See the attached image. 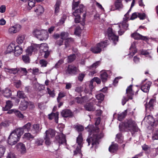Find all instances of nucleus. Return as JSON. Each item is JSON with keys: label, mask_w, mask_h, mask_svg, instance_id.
Here are the masks:
<instances>
[{"label": "nucleus", "mask_w": 158, "mask_h": 158, "mask_svg": "<svg viewBox=\"0 0 158 158\" xmlns=\"http://www.w3.org/2000/svg\"><path fill=\"white\" fill-rule=\"evenodd\" d=\"M123 138L121 133L118 134L116 135V140L118 143H122L123 141Z\"/></svg>", "instance_id": "43"}, {"label": "nucleus", "mask_w": 158, "mask_h": 158, "mask_svg": "<svg viewBox=\"0 0 158 158\" xmlns=\"http://www.w3.org/2000/svg\"><path fill=\"white\" fill-rule=\"evenodd\" d=\"M6 47L7 49H23V48H21L19 45H17L16 46L13 43H11L8 45H6Z\"/></svg>", "instance_id": "25"}, {"label": "nucleus", "mask_w": 158, "mask_h": 158, "mask_svg": "<svg viewBox=\"0 0 158 158\" xmlns=\"http://www.w3.org/2000/svg\"><path fill=\"white\" fill-rule=\"evenodd\" d=\"M4 70L6 72H8L14 74H16L18 72L17 69L16 68L10 69L5 68H4Z\"/></svg>", "instance_id": "35"}, {"label": "nucleus", "mask_w": 158, "mask_h": 158, "mask_svg": "<svg viewBox=\"0 0 158 158\" xmlns=\"http://www.w3.org/2000/svg\"><path fill=\"white\" fill-rule=\"evenodd\" d=\"M145 119H146L147 122L152 126L157 125L156 120L155 121L152 116L148 115L145 117Z\"/></svg>", "instance_id": "17"}, {"label": "nucleus", "mask_w": 158, "mask_h": 158, "mask_svg": "<svg viewBox=\"0 0 158 158\" xmlns=\"http://www.w3.org/2000/svg\"><path fill=\"white\" fill-rule=\"evenodd\" d=\"M49 48L48 45L46 43H43L40 45L39 49H47Z\"/></svg>", "instance_id": "46"}, {"label": "nucleus", "mask_w": 158, "mask_h": 158, "mask_svg": "<svg viewBox=\"0 0 158 158\" xmlns=\"http://www.w3.org/2000/svg\"><path fill=\"white\" fill-rule=\"evenodd\" d=\"M126 19H123V21L119 25H115L113 27V29L109 28L107 31V35L109 40H112L115 45L118 41V36L115 35V32L118 31V34L121 35L127 30L128 24L127 23Z\"/></svg>", "instance_id": "1"}, {"label": "nucleus", "mask_w": 158, "mask_h": 158, "mask_svg": "<svg viewBox=\"0 0 158 158\" xmlns=\"http://www.w3.org/2000/svg\"><path fill=\"white\" fill-rule=\"evenodd\" d=\"M155 102V99H151L150 100L148 104L147 105H145L146 109L147 110L148 108H149L150 110L152 109L153 106V104Z\"/></svg>", "instance_id": "36"}, {"label": "nucleus", "mask_w": 158, "mask_h": 158, "mask_svg": "<svg viewBox=\"0 0 158 158\" xmlns=\"http://www.w3.org/2000/svg\"><path fill=\"white\" fill-rule=\"evenodd\" d=\"M92 82H95L98 84H99L101 82V80L98 77H94L91 80Z\"/></svg>", "instance_id": "60"}, {"label": "nucleus", "mask_w": 158, "mask_h": 158, "mask_svg": "<svg viewBox=\"0 0 158 158\" xmlns=\"http://www.w3.org/2000/svg\"><path fill=\"white\" fill-rule=\"evenodd\" d=\"M25 38V36L24 35H20L18 36L16 41L18 44H20L23 43Z\"/></svg>", "instance_id": "34"}, {"label": "nucleus", "mask_w": 158, "mask_h": 158, "mask_svg": "<svg viewBox=\"0 0 158 158\" xmlns=\"http://www.w3.org/2000/svg\"><path fill=\"white\" fill-rule=\"evenodd\" d=\"M56 141L59 144V145L65 143L66 142L65 136L61 133L58 136L56 137Z\"/></svg>", "instance_id": "12"}, {"label": "nucleus", "mask_w": 158, "mask_h": 158, "mask_svg": "<svg viewBox=\"0 0 158 158\" xmlns=\"http://www.w3.org/2000/svg\"><path fill=\"white\" fill-rule=\"evenodd\" d=\"M132 85H130L126 89V94H127V97L126 96H123L122 100V103L123 105H124L127 102L129 99H132L133 96L134 95L132 89Z\"/></svg>", "instance_id": "4"}, {"label": "nucleus", "mask_w": 158, "mask_h": 158, "mask_svg": "<svg viewBox=\"0 0 158 158\" xmlns=\"http://www.w3.org/2000/svg\"><path fill=\"white\" fill-rule=\"evenodd\" d=\"M44 29H41L39 28L35 29L33 31V35L37 39L41 33V32L43 31Z\"/></svg>", "instance_id": "28"}, {"label": "nucleus", "mask_w": 158, "mask_h": 158, "mask_svg": "<svg viewBox=\"0 0 158 158\" xmlns=\"http://www.w3.org/2000/svg\"><path fill=\"white\" fill-rule=\"evenodd\" d=\"M152 139L153 140L158 139V129L156 130L153 134Z\"/></svg>", "instance_id": "50"}, {"label": "nucleus", "mask_w": 158, "mask_h": 158, "mask_svg": "<svg viewBox=\"0 0 158 158\" xmlns=\"http://www.w3.org/2000/svg\"><path fill=\"white\" fill-rule=\"evenodd\" d=\"M9 126L8 123L6 122H2L0 123V129L2 128L3 127H7Z\"/></svg>", "instance_id": "62"}, {"label": "nucleus", "mask_w": 158, "mask_h": 158, "mask_svg": "<svg viewBox=\"0 0 158 158\" xmlns=\"http://www.w3.org/2000/svg\"><path fill=\"white\" fill-rule=\"evenodd\" d=\"M69 36V34L67 32H62L60 33V39L63 40H66Z\"/></svg>", "instance_id": "38"}, {"label": "nucleus", "mask_w": 158, "mask_h": 158, "mask_svg": "<svg viewBox=\"0 0 158 158\" xmlns=\"http://www.w3.org/2000/svg\"><path fill=\"white\" fill-rule=\"evenodd\" d=\"M83 139L81 134H79L77 139V144L74 145V147L76 148V149L74 151V155H76L81 153V149L82 145Z\"/></svg>", "instance_id": "5"}, {"label": "nucleus", "mask_w": 158, "mask_h": 158, "mask_svg": "<svg viewBox=\"0 0 158 158\" xmlns=\"http://www.w3.org/2000/svg\"><path fill=\"white\" fill-rule=\"evenodd\" d=\"M59 113L58 112H56L55 113H52L48 115V118L49 119L52 120L54 119L55 122L58 123Z\"/></svg>", "instance_id": "20"}, {"label": "nucleus", "mask_w": 158, "mask_h": 158, "mask_svg": "<svg viewBox=\"0 0 158 158\" xmlns=\"http://www.w3.org/2000/svg\"><path fill=\"white\" fill-rule=\"evenodd\" d=\"M24 132V130L23 128H20L16 129L14 131H13V132L15 133L18 136V137L20 139L21 135H22Z\"/></svg>", "instance_id": "27"}, {"label": "nucleus", "mask_w": 158, "mask_h": 158, "mask_svg": "<svg viewBox=\"0 0 158 158\" xmlns=\"http://www.w3.org/2000/svg\"><path fill=\"white\" fill-rule=\"evenodd\" d=\"M75 128L78 132H81L83 130V127L81 125H77L75 126Z\"/></svg>", "instance_id": "63"}, {"label": "nucleus", "mask_w": 158, "mask_h": 158, "mask_svg": "<svg viewBox=\"0 0 158 158\" xmlns=\"http://www.w3.org/2000/svg\"><path fill=\"white\" fill-rule=\"evenodd\" d=\"M17 97L20 98L24 99L26 98V95L22 91H18L17 92Z\"/></svg>", "instance_id": "39"}, {"label": "nucleus", "mask_w": 158, "mask_h": 158, "mask_svg": "<svg viewBox=\"0 0 158 158\" xmlns=\"http://www.w3.org/2000/svg\"><path fill=\"white\" fill-rule=\"evenodd\" d=\"M39 63L41 65V67H46L48 64L47 61L44 59L40 60L39 62Z\"/></svg>", "instance_id": "48"}, {"label": "nucleus", "mask_w": 158, "mask_h": 158, "mask_svg": "<svg viewBox=\"0 0 158 158\" xmlns=\"http://www.w3.org/2000/svg\"><path fill=\"white\" fill-rule=\"evenodd\" d=\"M27 1L28 5L30 7L32 8L35 6V3L34 0H28Z\"/></svg>", "instance_id": "59"}, {"label": "nucleus", "mask_w": 158, "mask_h": 158, "mask_svg": "<svg viewBox=\"0 0 158 158\" xmlns=\"http://www.w3.org/2000/svg\"><path fill=\"white\" fill-rule=\"evenodd\" d=\"M118 149V145L117 144H114L111 145L109 148V152L111 153H114Z\"/></svg>", "instance_id": "31"}, {"label": "nucleus", "mask_w": 158, "mask_h": 158, "mask_svg": "<svg viewBox=\"0 0 158 158\" xmlns=\"http://www.w3.org/2000/svg\"><path fill=\"white\" fill-rule=\"evenodd\" d=\"M63 40L61 39L57 40L55 43L56 45L59 47L63 45Z\"/></svg>", "instance_id": "54"}, {"label": "nucleus", "mask_w": 158, "mask_h": 158, "mask_svg": "<svg viewBox=\"0 0 158 158\" xmlns=\"http://www.w3.org/2000/svg\"><path fill=\"white\" fill-rule=\"evenodd\" d=\"M14 114L19 118H23L24 117L23 115L19 111L15 109V110Z\"/></svg>", "instance_id": "49"}, {"label": "nucleus", "mask_w": 158, "mask_h": 158, "mask_svg": "<svg viewBox=\"0 0 158 158\" xmlns=\"http://www.w3.org/2000/svg\"><path fill=\"white\" fill-rule=\"evenodd\" d=\"M28 106V102L23 99L22 100L19 106V109L22 110L26 109Z\"/></svg>", "instance_id": "24"}, {"label": "nucleus", "mask_w": 158, "mask_h": 158, "mask_svg": "<svg viewBox=\"0 0 158 158\" xmlns=\"http://www.w3.org/2000/svg\"><path fill=\"white\" fill-rule=\"evenodd\" d=\"M132 37L136 40H142L145 41L149 40V38L147 36H144L136 32L133 33L131 35Z\"/></svg>", "instance_id": "9"}, {"label": "nucleus", "mask_w": 158, "mask_h": 158, "mask_svg": "<svg viewBox=\"0 0 158 158\" xmlns=\"http://www.w3.org/2000/svg\"><path fill=\"white\" fill-rule=\"evenodd\" d=\"M100 64V62L99 61H97L94 63L92 65L89 67V69L94 70Z\"/></svg>", "instance_id": "41"}, {"label": "nucleus", "mask_w": 158, "mask_h": 158, "mask_svg": "<svg viewBox=\"0 0 158 158\" xmlns=\"http://www.w3.org/2000/svg\"><path fill=\"white\" fill-rule=\"evenodd\" d=\"M93 99H89V98L87 95L82 97H77L75 98V100L78 103L82 104L87 102L89 101V102H91Z\"/></svg>", "instance_id": "10"}, {"label": "nucleus", "mask_w": 158, "mask_h": 158, "mask_svg": "<svg viewBox=\"0 0 158 158\" xmlns=\"http://www.w3.org/2000/svg\"><path fill=\"white\" fill-rule=\"evenodd\" d=\"M6 158H17V157L14 154L10 152L8 154Z\"/></svg>", "instance_id": "64"}, {"label": "nucleus", "mask_w": 158, "mask_h": 158, "mask_svg": "<svg viewBox=\"0 0 158 158\" xmlns=\"http://www.w3.org/2000/svg\"><path fill=\"white\" fill-rule=\"evenodd\" d=\"M5 142L4 139H2L0 141V158L3 156L6 150L5 148L3 143Z\"/></svg>", "instance_id": "23"}, {"label": "nucleus", "mask_w": 158, "mask_h": 158, "mask_svg": "<svg viewBox=\"0 0 158 158\" xmlns=\"http://www.w3.org/2000/svg\"><path fill=\"white\" fill-rule=\"evenodd\" d=\"M108 77V76L106 72L105 71L101 72L100 78L103 83H105L107 81Z\"/></svg>", "instance_id": "22"}, {"label": "nucleus", "mask_w": 158, "mask_h": 158, "mask_svg": "<svg viewBox=\"0 0 158 158\" xmlns=\"http://www.w3.org/2000/svg\"><path fill=\"white\" fill-rule=\"evenodd\" d=\"M91 99H93L91 100V102H90V103H87L84 106V107L85 109L89 111H93L95 109L93 104L96 103L95 100V99L93 98H91Z\"/></svg>", "instance_id": "13"}, {"label": "nucleus", "mask_w": 158, "mask_h": 158, "mask_svg": "<svg viewBox=\"0 0 158 158\" xmlns=\"http://www.w3.org/2000/svg\"><path fill=\"white\" fill-rule=\"evenodd\" d=\"M44 141L42 139H38L35 141V143L37 146L42 145L43 144Z\"/></svg>", "instance_id": "47"}, {"label": "nucleus", "mask_w": 158, "mask_h": 158, "mask_svg": "<svg viewBox=\"0 0 158 158\" xmlns=\"http://www.w3.org/2000/svg\"><path fill=\"white\" fill-rule=\"evenodd\" d=\"M127 110H125L121 114H118V119L120 121L122 120L125 118L127 114Z\"/></svg>", "instance_id": "40"}, {"label": "nucleus", "mask_w": 158, "mask_h": 158, "mask_svg": "<svg viewBox=\"0 0 158 158\" xmlns=\"http://www.w3.org/2000/svg\"><path fill=\"white\" fill-rule=\"evenodd\" d=\"M41 129V128H40L39 124H35L33 126V129L31 130L33 134H36L40 131Z\"/></svg>", "instance_id": "26"}, {"label": "nucleus", "mask_w": 158, "mask_h": 158, "mask_svg": "<svg viewBox=\"0 0 158 158\" xmlns=\"http://www.w3.org/2000/svg\"><path fill=\"white\" fill-rule=\"evenodd\" d=\"M40 45L33 44H31V46L28 47L27 49H36L39 48Z\"/></svg>", "instance_id": "44"}, {"label": "nucleus", "mask_w": 158, "mask_h": 158, "mask_svg": "<svg viewBox=\"0 0 158 158\" xmlns=\"http://www.w3.org/2000/svg\"><path fill=\"white\" fill-rule=\"evenodd\" d=\"M13 106V104L10 101H8L6 102V105L5 106L4 110H7L11 108Z\"/></svg>", "instance_id": "42"}, {"label": "nucleus", "mask_w": 158, "mask_h": 158, "mask_svg": "<svg viewBox=\"0 0 158 158\" xmlns=\"http://www.w3.org/2000/svg\"><path fill=\"white\" fill-rule=\"evenodd\" d=\"M121 131H130L132 134L134 132L138 131L139 129L135 122L131 119L127 120L124 123H121L119 125Z\"/></svg>", "instance_id": "3"}, {"label": "nucleus", "mask_w": 158, "mask_h": 158, "mask_svg": "<svg viewBox=\"0 0 158 158\" xmlns=\"http://www.w3.org/2000/svg\"><path fill=\"white\" fill-rule=\"evenodd\" d=\"M19 139L17 135L12 132L8 137L7 143L10 145H14L17 143Z\"/></svg>", "instance_id": "7"}, {"label": "nucleus", "mask_w": 158, "mask_h": 158, "mask_svg": "<svg viewBox=\"0 0 158 158\" xmlns=\"http://www.w3.org/2000/svg\"><path fill=\"white\" fill-rule=\"evenodd\" d=\"M23 60L24 62L26 63H29L30 62L29 57L27 55L23 56Z\"/></svg>", "instance_id": "56"}, {"label": "nucleus", "mask_w": 158, "mask_h": 158, "mask_svg": "<svg viewBox=\"0 0 158 158\" xmlns=\"http://www.w3.org/2000/svg\"><path fill=\"white\" fill-rule=\"evenodd\" d=\"M107 41L101 42L97 44L95 48L94 49L91 48V49H102L107 46Z\"/></svg>", "instance_id": "18"}, {"label": "nucleus", "mask_w": 158, "mask_h": 158, "mask_svg": "<svg viewBox=\"0 0 158 158\" xmlns=\"http://www.w3.org/2000/svg\"><path fill=\"white\" fill-rule=\"evenodd\" d=\"M61 115L64 117H70L72 115L71 111L69 110H63L61 113Z\"/></svg>", "instance_id": "30"}, {"label": "nucleus", "mask_w": 158, "mask_h": 158, "mask_svg": "<svg viewBox=\"0 0 158 158\" xmlns=\"http://www.w3.org/2000/svg\"><path fill=\"white\" fill-rule=\"evenodd\" d=\"M138 15L139 13L134 12L133 13L130 18V19L134 20L137 17H138Z\"/></svg>", "instance_id": "61"}, {"label": "nucleus", "mask_w": 158, "mask_h": 158, "mask_svg": "<svg viewBox=\"0 0 158 158\" xmlns=\"http://www.w3.org/2000/svg\"><path fill=\"white\" fill-rule=\"evenodd\" d=\"M151 84V82L149 81H148L145 83V82L143 83L141 86V90L144 92H148L149 91Z\"/></svg>", "instance_id": "14"}, {"label": "nucleus", "mask_w": 158, "mask_h": 158, "mask_svg": "<svg viewBox=\"0 0 158 158\" xmlns=\"http://www.w3.org/2000/svg\"><path fill=\"white\" fill-rule=\"evenodd\" d=\"M81 33V29L80 27H77L75 30L74 34H75L79 35H80Z\"/></svg>", "instance_id": "52"}, {"label": "nucleus", "mask_w": 158, "mask_h": 158, "mask_svg": "<svg viewBox=\"0 0 158 158\" xmlns=\"http://www.w3.org/2000/svg\"><path fill=\"white\" fill-rule=\"evenodd\" d=\"M83 7L84 6L82 5L80 6L79 8L75 10V11L73 13V15L75 17H80L81 13L83 12Z\"/></svg>", "instance_id": "21"}, {"label": "nucleus", "mask_w": 158, "mask_h": 158, "mask_svg": "<svg viewBox=\"0 0 158 158\" xmlns=\"http://www.w3.org/2000/svg\"><path fill=\"white\" fill-rule=\"evenodd\" d=\"M23 50H12V51H8V50H6L5 52V54H6L8 53H10L11 52H13L14 53L15 55L16 56H18L21 54Z\"/></svg>", "instance_id": "33"}, {"label": "nucleus", "mask_w": 158, "mask_h": 158, "mask_svg": "<svg viewBox=\"0 0 158 158\" xmlns=\"http://www.w3.org/2000/svg\"><path fill=\"white\" fill-rule=\"evenodd\" d=\"M67 71L69 73L72 74H76L79 71L77 67L74 65H69L68 66Z\"/></svg>", "instance_id": "11"}, {"label": "nucleus", "mask_w": 158, "mask_h": 158, "mask_svg": "<svg viewBox=\"0 0 158 158\" xmlns=\"http://www.w3.org/2000/svg\"><path fill=\"white\" fill-rule=\"evenodd\" d=\"M115 6L116 9L120 10L123 7V5L121 0H116L115 2Z\"/></svg>", "instance_id": "32"}, {"label": "nucleus", "mask_w": 158, "mask_h": 158, "mask_svg": "<svg viewBox=\"0 0 158 158\" xmlns=\"http://www.w3.org/2000/svg\"><path fill=\"white\" fill-rule=\"evenodd\" d=\"M93 126L92 125H89L87 127V128H89V131H91L93 133V136L88 138L87 141L88 143V146H89L91 143L92 147L97 145L99 143V140L103 136V134L102 133H99V129L98 128H96L95 131L93 129Z\"/></svg>", "instance_id": "2"}, {"label": "nucleus", "mask_w": 158, "mask_h": 158, "mask_svg": "<svg viewBox=\"0 0 158 158\" xmlns=\"http://www.w3.org/2000/svg\"><path fill=\"white\" fill-rule=\"evenodd\" d=\"M21 26L19 24H16L10 27L8 29L9 33L14 34L19 32L21 29Z\"/></svg>", "instance_id": "8"}, {"label": "nucleus", "mask_w": 158, "mask_h": 158, "mask_svg": "<svg viewBox=\"0 0 158 158\" xmlns=\"http://www.w3.org/2000/svg\"><path fill=\"white\" fill-rule=\"evenodd\" d=\"M67 16L66 15H64L60 20L59 22V24L60 25H62L65 22V21L66 19Z\"/></svg>", "instance_id": "53"}, {"label": "nucleus", "mask_w": 158, "mask_h": 158, "mask_svg": "<svg viewBox=\"0 0 158 158\" xmlns=\"http://www.w3.org/2000/svg\"><path fill=\"white\" fill-rule=\"evenodd\" d=\"M75 55L74 54L68 56V62L69 63H70L73 61L75 59Z\"/></svg>", "instance_id": "51"}, {"label": "nucleus", "mask_w": 158, "mask_h": 158, "mask_svg": "<svg viewBox=\"0 0 158 158\" xmlns=\"http://www.w3.org/2000/svg\"><path fill=\"white\" fill-rule=\"evenodd\" d=\"M16 147L18 150L21 154H24L26 152V148L25 145L22 143H18L16 145Z\"/></svg>", "instance_id": "19"}, {"label": "nucleus", "mask_w": 158, "mask_h": 158, "mask_svg": "<svg viewBox=\"0 0 158 158\" xmlns=\"http://www.w3.org/2000/svg\"><path fill=\"white\" fill-rule=\"evenodd\" d=\"M3 94L4 97L8 98L11 95V91L8 88H6L4 90H2L0 88V94Z\"/></svg>", "instance_id": "16"}, {"label": "nucleus", "mask_w": 158, "mask_h": 158, "mask_svg": "<svg viewBox=\"0 0 158 158\" xmlns=\"http://www.w3.org/2000/svg\"><path fill=\"white\" fill-rule=\"evenodd\" d=\"M96 97L97 99L102 101L104 99V95L103 94L100 93L96 95Z\"/></svg>", "instance_id": "55"}, {"label": "nucleus", "mask_w": 158, "mask_h": 158, "mask_svg": "<svg viewBox=\"0 0 158 158\" xmlns=\"http://www.w3.org/2000/svg\"><path fill=\"white\" fill-rule=\"evenodd\" d=\"M39 36L38 39L40 41L46 40L49 37L48 33L47 30H44Z\"/></svg>", "instance_id": "15"}, {"label": "nucleus", "mask_w": 158, "mask_h": 158, "mask_svg": "<svg viewBox=\"0 0 158 158\" xmlns=\"http://www.w3.org/2000/svg\"><path fill=\"white\" fill-rule=\"evenodd\" d=\"M64 63V60L61 59L59 60L58 62L55 65V67L57 68H59L60 65Z\"/></svg>", "instance_id": "58"}, {"label": "nucleus", "mask_w": 158, "mask_h": 158, "mask_svg": "<svg viewBox=\"0 0 158 158\" xmlns=\"http://www.w3.org/2000/svg\"><path fill=\"white\" fill-rule=\"evenodd\" d=\"M65 96V94L64 93L60 92L58 94V97L57 98V100L58 102L61 99Z\"/></svg>", "instance_id": "57"}, {"label": "nucleus", "mask_w": 158, "mask_h": 158, "mask_svg": "<svg viewBox=\"0 0 158 158\" xmlns=\"http://www.w3.org/2000/svg\"><path fill=\"white\" fill-rule=\"evenodd\" d=\"M74 41L73 39L71 38H68L64 43L65 47L64 48H67V47L69 46L70 43L73 42Z\"/></svg>", "instance_id": "37"}, {"label": "nucleus", "mask_w": 158, "mask_h": 158, "mask_svg": "<svg viewBox=\"0 0 158 158\" xmlns=\"http://www.w3.org/2000/svg\"><path fill=\"white\" fill-rule=\"evenodd\" d=\"M35 11L38 15L43 13L44 11L43 7L40 5L37 6L35 8Z\"/></svg>", "instance_id": "29"}, {"label": "nucleus", "mask_w": 158, "mask_h": 158, "mask_svg": "<svg viewBox=\"0 0 158 158\" xmlns=\"http://www.w3.org/2000/svg\"><path fill=\"white\" fill-rule=\"evenodd\" d=\"M31 127V124L30 123H28L24 125L23 127V130L25 131H29Z\"/></svg>", "instance_id": "45"}, {"label": "nucleus", "mask_w": 158, "mask_h": 158, "mask_svg": "<svg viewBox=\"0 0 158 158\" xmlns=\"http://www.w3.org/2000/svg\"><path fill=\"white\" fill-rule=\"evenodd\" d=\"M45 134L44 139L45 143L47 145H49L51 143L50 138L55 136V131L53 129H49L46 131Z\"/></svg>", "instance_id": "6"}]
</instances>
